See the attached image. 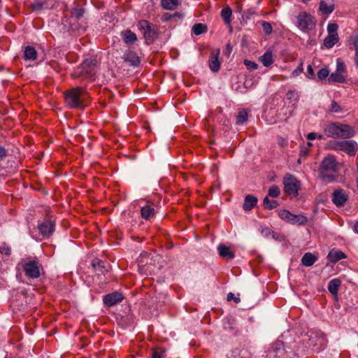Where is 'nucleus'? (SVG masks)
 <instances>
[{
    "mask_svg": "<svg viewBox=\"0 0 358 358\" xmlns=\"http://www.w3.org/2000/svg\"><path fill=\"white\" fill-rule=\"evenodd\" d=\"M320 178L325 182L334 181L337 178V162L334 155H328L322 161L319 168Z\"/></svg>",
    "mask_w": 358,
    "mask_h": 358,
    "instance_id": "1",
    "label": "nucleus"
},
{
    "mask_svg": "<svg viewBox=\"0 0 358 358\" xmlns=\"http://www.w3.org/2000/svg\"><path fill=\"white\" fill-rule=\"evenodd\" d=\"M87 97V92L79 87H74L64 94L66 103L72 108H83Z\"/></svg>",
    "mask_w": 358,
    "mask_h": 358,
    "instance_id": "2",
    "label": "nucleus"
},
{
    "mask_svg": "<svg viewBox=\"0 0 358 358\" xmlns=\"http://www.w3.org/2000/svg\"><path fill=\"white\" fill-rule=\"evenodd\" d=\"M96 60L89 58L85 59L74 73L75 77H82L85 79H92L95 75Z\"/></svg>",
    "mask_w": 358,
    "mask_h": 358,
    "instance_id": "3",
    "label": "nucleus"
},
{
    "mask_svg": "<svg viewBox=\"0 0 358 358\" xmlns=\"http://www.w3.org/2000/svg\"><path fill=\"white\" fill-rule=\"evenodd\" d=\"M22 269L27 277L36 279L40 277L43 267L37 260L27 259L22 264Z\"/></svg>",
    "mask_w": 358,
    "mask_h": 358,
    "instance_id": "4",
    "label": "nucleus"
},
{
    "mask_svg": "<svg viewBox=\"0 0 358 358\" xmlns=\"http://www.w3.org/2000/svg\"><path fill=\"white\" fill-rule=\"evenodd\" d=\"M285 192L293 196H297L300 188V182L291 174H286L283 179Z\"/></svg>",
    "mask_w": 358,
    "mask_h": 358,
    "instance_id": "5",
    "label": "nucleus"
},
{
    "mask_svg": "<svg viewBox=\"0 0 358 358\" xmlns=\"http://www.w3.org/2000/svg\"><path fill=\"white\" fill-rule=\"evenodd\" d=\"M297 27L303 31H308L315 27L314 17L306 12L300 13L296 17Z\"/></svg>",
    "mask_w": 358,
    "mask_h": 358,
    "instance_id": "6",
    "label": "nucleus"
},
{
    "mask_svg": "<svg viewBox=\"0 0 358 358\" xmlns=\"http://www.w3.org/2000/svg\"><path fill=\"white\" fill-rule=\"evenodd\" d=\"M138 29L143 31L148 43H152L156 38V32L147 20H141L138 23Z\"/></svg>",
    "mask_w": 358,
    "mask_h": 358,
    "instance_id": "7",
    "label": "nucleus"
},
{
    "mask_svg": "<svg viewBox=\"0 0 358 358\" xmlns=\"http://www.w3.org/2000/svg\"><path fill=\"white\" fill-rule=\"evenodd\" d=\"M38 229L43 237H50L55 231V223L50 220H43L38 222Z\"/></svg>",
    "mask_w": 358,
    "mask_h": 358,
    "instance_id": "8",
    "label": "nucleus"
},
{
    "mask_svg": "<svg viewBox=\"0 0 358 358\" xmlns=\"http://www.w3.org/2000/svg\"><path fill=\"white\" fill-rule=\"evenodd\" d=\"M338 150L344 151L350 155H354L358 148V145L355 141L349 140L338 142L336 144Z\"/></svg>",
    "mask_w": 358,
    "mask_h": 358,
    "instance_id": "9",
    "label": "nucleus"
},
{
    "mask_svg": "<svg viewBox=\"0 0 358 358\" xmlns=\"http://www.w3.org/2000/svg\"><path fill=\"white\" fill-rule=\"evenodd\" d=\"M124 297L122 293L118 292H114L110 294H108L103 296V303L108 306L111 307L116 305L118 303H120L123 300Z\"/></svg>",
    "mask_w": 358,
    "mask_h": 358,
    "instance_id": "10",
    "label": "nucleus"
},
{
    "mask_svg": "<svg viewBox=\"0 0 358 358\" xmlns=\"http://www.w3.org/2000/svg\"><path fill=\"white\" fill-rule=\"evenodd\" d=\"M348 194L343 189L335 190L332 195V201L337 206H343L347 201Z\"/></svg>",
    "mask_w": 358,
    "mask_h": 358,
    "instance_id": "11",
    "label": "nucleus"
},
{
    "mask_svg": "<svg viewBox=\"0 0 358 358\" xmlns=\"http://www.w3.org/2000/svg\"><path fill=\"white\" fill-rule=\"evenodd\" d=\"M219 55L220 50H216L213 51L209 57V67L213 72H217L220 68V62L218 59Z\"/></svg>",
    "mask_w": 358,
    "mask_h": 358,
    "instance_id": "12",
    "label": "nucleus"
},
{
    "mask_svg": "<svg viewBox=\"0 0 358 358\" xmlns=\"http://www.w3.org/2000/svg\"><path fill=\"white\" fill-rule=\"evenodd\" d=\"M217 251L219 255L224 259L231 260L235 257V253L224 244H220L217 246Z\"/></svg>",
    "mask_w": 358,
    "mask_h": 358,
    "instance_id": "13",
    "label": "nucleus"
},
{
    "mask_svg": "<svg viewBox=\"0 0 358 358\" xmlns=\"http://www.w3.org/2000/svg\"><path fill=\"white\" fill-rule=\"evenodd\" d=\"M346 257L347 256L343 252L336 250H330L327 257V259L334 264L338 262L341 259H345Z\"/></svg>",
    "mask_w": 358,
    "mask_h": 358,
    "instance_id": "14",
    "label": "nucleus"
},
{
    "mask_svg": "<svg viewBox=\"0 0 358 358\" xmlns=\"http://www.w3.org/2000/svg\"><path fill=\"white\" fill-rule=\"evenodd\" d=\"M324 133L328 137L339 138L338 123L328 124L324 129Z\"/></svg>",
    "mask_w": 358,
    "mask_h": 358,
    "instance_id": "15",
    "label": "nucleus"
},
{
    "mask_svg": "<svg viewBox=\"0 0 358 358\" xmlns=\"http://www.w3.org/2000/svg\"><path fill=\"white\" fill-rule=\"evenodd\" d=\"M339 138H348L353 136L354 130L348 124H338Z\"/></svg>",
    "mask_w": 358,
    "mask_h": 358,
    "instance_id": "16",
    "label": "nucleus"
},
{
    "mask_svg": "<svg viewBox=\"0 0 358 358\" xmlns=\"http://www.w3.org/2000/svg\"><path fill=\"white\" fill-rule=\"evenodd\" d=\"M141 213L143 219L149 220L155 216L156 211L153 204H147L141 208Z\"/></svg>",
    "mask_w": 358,
    "mask_h": 358,
    "instance_id": "17",
    "label": "nucleus"
},
{
    "mask_svg": "<svg viewBox=\"0 0 358 358\" xmlns=\"http://www.w3.org/2000/svg\"><path fill=\"white\" fill-rule=\"evenodd\" d=\"M259 62L264 66H270L274 62L273 55L271 50H266L263 55H262L259 59Z\"/></svg>",
    "mask_w": 358,
    "mask_h": 358,
    "instance_id": "18",
    "label": "nucleus"
},
{
    "mask_svg": "<svg viewBox=\"0 0 358 358\" xmlns=\"http://www.w3.org/2000/svg\"><path fill=\"white\" fill-rule=\"evenodd\" d=\"M257 203V198L251 194H248L245 197L243 203V209L246 211L250 210Z\"/></svg>",
    "mask_w": 358,
    "mask_h": 358,
    "instance_id": "19",
    "label": "nucleus"
},
{
    "mask_svg": "<svg viewBox=\"0 0 358 358\" xmlns=\"http://www.w3.org/2000/svg\"><path fill=\"white\" fill-rule=\"evenodd\" d=\"M123 59L125 62H129L132 66H137L139 62V57L133 51H127L124 54Z\"/></svg>",
    "mask_w": 358,
    "mask_h": 358,
    "instance_id": "20",
    "label": "nucleus"
},
{
    "mask_svg": "<svg viewBox=\"0 0 358 358\" xmlns=\"http://www.w3.org/2000/svg\"><path fill=\"white\" fill-rule=\"evenodd\" d=\"M38 57V52L36 49L30 45L25 47L24 50V58L25 60L34 61Z\"/></svg>",
    "mask_w": 358,
    "mask_h": 358,
    "instance_id": "21",
    "label": "nucleus"
},
{
    "mask_svg": "<svg viewBox=\"0 0 358 358\" xmlns=\"http://www.w3.org/2000/svg\"><path fill=\"white\" fill-rule=\"evenodd\" d=\"M320 10L326 15H329L334 10V6L331 1H327L326 0H321L320 2Z\"/></svg>",
    "mask_w": 358,
    "mask_h": 358,
    "instance_id": "22",
    "label": "nucleus"
},
{
    "mask_svg": "<svg viewBox=\"0 0 358 358\" xmlns=\"http://www.w3.org/2000/svg\"><path fill=\"white\" fill-rule=\"evenodd\" d=\"M317 260V257L315 255L310 252H306L301 258V264L308 267L313 265Z\"/></svg>",
    "mask_w": 358,
    "mask_h": 358,
    "instance_id": "23",
    "label": "nucleus"
},
{
    "mask_svg": "<svg viewBox=\"0 0 358 358\" xmlns=\"http://www.w3.org/2000/svg\"><path fill=\"white\" fill-rule=\"evenodd\" d=\"M345 79H346L345 74H343L340 72L335 71L330 75V76L328 79V83H343L345 81Z\"/></svg>",
    "mask_w": 358,
    "mask_h": 358,
    "instance_id": "24",
    "label": "nucleus"
},
{
    "mask_svg": "<svg viewBox=\"0 0 358 358\" xmlns=\"http://www.w3.org/2000/svg\"><path fill=\"white\" fill-rule=\"evenodd\" d=\"M341 285V280L338 278H334L329 281L328 285V290L329 292L333 294L336 296L338 293V290L339 287Z\"/></svg>",
    "mask_w": 358,
    "mask_h": 358,
    "instance_id": "25",
    "label": "nucleus"
},
{
    "mask_svg": "<svg viewBox=\"0 0 358 358\" xmlns=\"http://www.w3.org/2000/svg\"><path fill=\"white\" fill-rule=\"evenodd\" d=\"M180 0H162L161 6L165 10H173L177 8Z\"/></svg>",
    "mask_w": 358,
    "mask_h": 358,
    "instance_id": "26",
    "label": "nucleus"
},
{
    "mask_svg": "<svg viewBox=\"0 0 358 358\" xmlns=\"http://www.w3.org/2000/svg\"><path fill=\"white\" fill-rule=\"evenodd\" d=\"M122 36L124 42L127 44L133 43L137 40L136 35L131 30H126L122 32Z\"/></svg>",
    "mask_w": 358,
    "mask_h": 358,
    "instance_id": "27",
    "label": "nucleus"
},
{
    "mask_svg": "<svg viewBox=\"0 0 358 358\" xmlns=\"http://www.w3.org/2000/svg\"><path fill=\"white\" fill-rule=\"evenodd\" d=\"M338 41V36L328 34L324 40V45L327 48H331Z\"/></svg>",
    "mask_w": 358,
    "mask_h": 358,
    "instance_id": "28",
    "label": "nucleus"
},
{
    "mask_svg": "<svg viewBox=\"0 0 358 358\" xmlns=\"http://www.w3.org/2000/svg\"><path fill=\"white\" fill-rule=\"evenodd\" d=\"M308 222V218L303 215H294L290 224L300 226L305 225Z\"/></svg>",
    "mask_w": 358,
    "mask_h": 358,
    "instance_id": "29",
    "label": "nucleus"
},
{
    "mask_svg": "<svg viewBox=\"0 0 358 358\" xmlns=\"http://www.w3.org/2000/svg\"><path fill=\"white\" fill-rule=\"evenodd\" d=\"M231 9L229 7L224 8L221 10V17L223 19L225 24H229L231 23Z\"/></svg>",
    "mask_w": 358,
    "mask_h": 358,
    "instance_id": "30",
    "label": "nucleus"
},
{
    "mask_svg": "<svg viewBox=\"0 0 358 358\" xmlns=\"http://www.w3.org/2000/svg\"><path fill=\"white\" fill-rule=\"evenodd\" d=\"M206 31V26L201 23L196 24L192 27V32L196 36L203 34Z\"/></svg>",
    "mask_w": 358,
    "mask_h": 358,
    "instance_id": "31",
    "label": "nucleus"
},
{
    "mask_svg": "<svg viewBox=\"0 0 358 358\" xmlns=\"http://www.w3.org/2000/svg\"><path fill=\"white\" fill-rule=\"evenodd\" d=\"M350 42L355 50V62L358 66V36L354 35L350 37Z\"/></svg>",
    "mask_w": 358,
    "mask_h": 358,
    "instance_id": "32",
    "label": "nucleus"
},
{
    "mask_svg": "<svg viewBox=\"0 0 358 358\" xmlns=\"http://www.w3.org/2000/svg\"><path fill=\"white\" fill-rule=\"evenodd\" d=\"M286 97L290 102L296 103L299 99V92L296 90H289Z\"/></svg>",
    "mask_w": 358,
    "mask_h": 358,
    "instance_id": "33",
    "label": "nucleus"
},
{
    "mask_svg": "<svg viewBox=\"0 0 358 358\" xmlns=\"http://www.w3.org/2000/svg\"><path fill=\"white\" fill-rule=\"evenodd\" d=\"M278 215L282 220L290 223L293 214L287 210L282 209L279 211Z\"/></svg>",
    "mask_w": 358,
    "mask_h": 358,
    "instance_id": "34",
    "label": "nucleus"
},
{
    "mask_svg": "<svg viewBox=\"0 0 358 358\" xmlns=\"http://www.w3.org/2000/svg\"><path fill=\"white\" fill-rule=\"evenodd\" d=\"M264 207L266 209L271 210L277 207L278 202L275 200H270L267 196L263 201Z\"/></svg>",
    "mask_w": 358,
    "mask_h": 358,
    "instance_id": "35",
    "label": "nucleus"
},
{
    "mask_svg": "<svg viewBox=\"0 0 358 358\" xmlns=\"http://www.w3.org/2000/svg\"><path fill=\"white\" fill-rule=\"evenodd\" d=\"M84 13V8L78 6L73 8L71 11V16L74 17L77 20L80 19L83 16Z\"/></svg>",
    "mask_w": 358,
    "mask_h": 358,
    "instance_id": "36",
    "label": "nucleus"
},
{
    "mask_svg": "<svg viewBox=\"0 0 358 358\" xmlns=\"http://www.w3.org/2000/svg\"><path fill=\"white\" fill-rule=\"evenodd\" d=\"M236 123L239 124H242L245 123L248 120V113L245 110H242L239 111L237 117H236Z\"/></svg>",
    "mask_w": 358,
    "mask_h": 358,
    "instance_id": "37",
    "label": "nucleus"
},
{
    "mask_svg": "<svg viewBox=\"0 0 358 358\" xmlns=\"http://www.w3.org/2000/svg\"><path fill=\"white\" fill-rule=\"evenodd\" d=\"M335 71L343 74H345L346 72V66L344 62L340 58L336 59V69Z\"/></svg>",
    "mask_w": 358,
    "mask_h": 358,
    "instance_id": "38",
    "label": "nucleus"
},
{
    "mask_svg": "<svg viewBox=\"0 0 358 358\" xmlns=\"http://www.w3.org/2000/svg\"><path fill=\"white\" fill-rule=\"evenodd\" d=\"M329 110L330 113H340L342 111V108L336 101H332Z\"/></svg>",
    "mask_w": 358,
    "mask_h": 358,
    "instance_id": "39",
    "label": "nucleus"
},
{
    "mask_svg": "<svg viewBox=\"0 0 358 358\" xmlns=\"http://www.w3.org/2000/svg\"><path fill=\"white\" fill-rule=\"evenodd\" d=\"M0 253L6 256H10L11 254V249L5 243H0Z\"/></svg>",
    "mask_w": 358,
    "mask_h": 358,
    "instance_id": "40",
    "label": "nucleus"
},
{
    "mask_svg": "<svg viewBox=\"0 0 358 358\" xmlns=\"http://www.w3.org/2000/svg\"><path fill=\"white\" fill-rule=\"evenodd\" d=\"M280 190L276 185L271 186L268 189V196L271 197H278L280 194Z\"/></svg>",
    "mask_w": 358,
    "mask_h": 358,
    "instance_id": "41",
    "label": "nucleus"
},
{
    "mask_svg": "<svg viewBox=\"0 0 358 358\" xmlns=\"http://www.w3.org/2000/svg\"><path fill=\"white\" fill-rule=\"evenodd\" d=\"M165 351L162 348H155L152 350V358H163Z\"/></svg>",
    "mask_w": 358,
    "mask_h": 358,
    "instance_id": "42",
    "label": "nucleus"
},
{
    "mask_svg": "<svg viewBox=\"0 0 358 358\" xmlns=\"http://www.w3.org/2000/svg\"><path fill=\"white\" fill-rule=\"evenodd\" d=\"M338 25L335 23H330L327 26L328 34L338 36L337 33Z\"/></svg>",
    "mask_w": 358,
    "mask_h": 358,
    "instance_id": "43",
    "label": "nucleus"
},
{
    "mask_svg": "<svg viewBox=\"0 0 358 358\" xmlns=\"http://www.w3.org/2000/svg\"><path fill=\"white\" fill-rule=\"evenodd\" d=\"M262 25L265 34L268 35L272 32L273 28L271 23L268 22H262Z\"/></svg>",
    "mask_w": 358,
    "mask_h": 358,
    "instance_id": "44",
    "label": "nucleus"
},
{
    "mask_svg": "<svg viewBox=\"0 0 358 358\" xmlns=\"http://www.w3.org/2000/svg\"><path fill=\"white\" fill-rule=\"evenodd\" d=\"M329 73V72L327 69L322 68L320 69L319 71L317 72V77L320 80H322L327 78Z\"/></svg>",
    "mask_w": 358,
    "mask_h": 358,
    "instance_id": "45",
    "label": "nucleus"
},
{
    "mask_svg": "<svg viewBox=\"0 0 358 358\" xmlns=\"http://www.w3.org/2000/svg\"><path fill=\"white\" fill-rule=\"evenodd\" d=\"M244 64L249 70H256L258 68V64L254 62L245 59L244 60Z\"/></svg>",
    "mask_w": 358,
    "mask_h": 358,
    "instance_id": "46",
    "label": "nucleus"
},
{
    "mask_svg": "<svg viewBox=\"0 0 358 358\" xmlns=\"http://www.w3.org/2000/svg\"><path fill=\"white\" fill-rule=\"evenodd\" d=\"M92 266L96 271L101 272L102 274L103 273L104 266L102 262L100 261L93 262Z\"/></svg>",
    "mask_w": 358,
    "mask_h": 358,
    "instance_id": "47",
    "label": "nucleus"
},
{
    "mask_svg": "<svg viewBox=\"0 0 358 358\" xmlns=\"http://www.w3.org/2000/svg\"><path fill=\"white\" fill-rule=\"evenodd\" d=\"M310 149L308 147H306L305 145L301 146L300 149V156H306L309 154Z\"/></svg>",
    "mask_w": 358,
    "mask_h": 358,
    "instance_id": "48",
    "label": "nucleus"
},
{
    "mask_svg": "<svg viewBox=\"0 0 358 358\" xmlns=\"http://www.w3.org/2000/svg\"><path fill=\"white\" fill-rule=\"evenodd\" d=\"M231 300H234V301L236 303H238L241 301L240 298L236 297L235 295L233 293L229 292L227 294V301H230Z\"/></svg>",
    "mask_w": 358,
    "mask_h": 358,
    "instance_id": "49",
    "label": "nucleus"
},
{
    "mask_svg": "<svg viewBox=\"0 0 358 358\" xmlns=\"http://www.w3.org/2000/svg\"><path fill=\"white\" fill-rule=\"evenodd\" d=\"M302 72H303V67H302V64H301L297 69H296L294 71H292V77H294V78L296 77Z\"/></svg>",
    "mask_w": 358,
    "mask_h": 358,
    "instance_id": "50",
    "label": "nucleus"
},
{
    "mask_svg": "<svg viewBox=\"0 0 358 358\" xmlns=\"http://www.w3.org/2000/svg\"><path fill=\"white\" fill-rule=\"evenodd\" d=\"M307 73H308V77L309 78H313L314 77V71H313V67L310 66V65H308V68H307Z\"/></svg>",
    "mask_w": 358,
    "mask_h": 358,
    "instance_id": "51",
    "label": "nucleus"
},
{
    "mask_svg": "<svg viewBox=\"0 0 358 358\" xmlns=\"http://www.w3.org/2000/svg\"><path fill=\"white\" fill-rule=\"evenodd\" d=\"M7 155V152L5 148L2 146H0V162L3 160Z\"/></svg>",
    "mask_w": 358,
    "mask_h": 358,
    "instance_id": "52",
    "label": "nucleus"
},
{
    "mask_svg": "<svg viewBox=\"0 0 358 358\" xmlns=\"http://www.w3.org/2000/svg\"><path fill=\"white\" fill-rule=\"evenodd\" d=\"M278 143L281 147H285L287 145V141L282 137L278 138Z\"/></svg>",
    "mask_w": 358,
    "mask_h": 358,
    "instance_id": "53",
    "label": "nucleus"
},
{
    "mask_svg": "<svg viewBox=\"0 0 358 358\" xmlns=\"http://www.w3.org/2000/svg\"><path fill=\"white\" fill-rule=\"evenodd\" d=\"M306 137L310 141L315 140L317 138V133H315V132H310V133L307 134Z\"/></svg>",
    "mask_w": 358,
    "mask_h": 358,
    "instance_id": "54",
    "label": "nucleus"
},
{
    "mask_svg": "<svg viewBox=\"0 0 358 358\" xmlns=\"http://www.w3.org/2000/svg\"><path fill=\"white\" fill-rule=\"evenodd\" d=\"M353 230L355 233L358 234V222H356L353 227Z\"/></svg>",
    "mask_w": 358,
    "mask_h": 358,
    "instance_id": "55",
    "label": "nucleus"
},
{
    "mask_svg": "<svg viewBox=\"0 0 358 358\" xmlns=\"http://www.w3.org/2000/svg\"><path fill=\"white\" fill-rule=\"evenodd\" d=\"M306 145V147H308V148L310 149V147H312V146H313V143H310V142H308V143H306V145Z\"/></svg>",
    "mask_w": 358,
    "mask_h": 358,
    "instance_id": "56",
    "label": "nucleus"
},
{
    "mask_svg": "<svg viewBox=\"0 0 358 358\" xmlns=\"http://www.w3.org/2000/svg\"><path fill=\"white\" fill-rule=\"evenodd\" d=\"M317 139H322L323 138V136L322 134H317Z\"/></svg>",
    "mask_w": 358,
    "mask_h": 358,
    "instance_id": "57",
    "label": "nucleus"
},
{
    "mask_svg": "<svg viewBox=\"0 0 358 358\" xmlns=\"http://www.w3.org/2000/svg\"><path fill=\"white\" fill-rule=\"evenodd\" d=\"M356 182H357V187L358 189V177L357 178V181Z\"/></svg>",
    "mask_w": 358,
    "mask_h": 358,
    "instance_id": "58",
    "label": "nucleus"
},
{
    "mask_svg": "<svg viewBox=\"0 0 358 358\" xmlns=\"http://www.w3.org/2000/svg\"><path fill=\"white\" fill-rule=\"evenodd\" d=\"M297 162H298L299 164H301V159H300V158L297 160Z\"/></svg>",
    "mask_w": 358,
    "mask_h": 358,
    "instance_id": "59",
    "label": "nucleus"
},
{
    "mask_svg": "<svg viewBox=\"0 0 358 358\" xmlns=\"http://www.w3.org/2000/svg\"><path fill=\"white\" fill-rule=\"evenodd\" d=\"M303 2H306L308 0H302Z\"/></svg>",
    "mask_w": 358,
    "mask_h": 358,
    "instance_id": "60",
    "label": "nucleus"
},
{
    "mask_svg": "<svg viewBox=\"0 0 358 358\" xmlns=\"http://www.w3.org/2000/svg\"><path fill=\"white\" fill-rule=\"evenodd\" d=\"M357 170H358V163H357Z\"/></svg>",
    "mask_w": 358,
    "mask_h": 358,
    "instance_id": "61",
    "label": "nucleus"
}]
</instances>
